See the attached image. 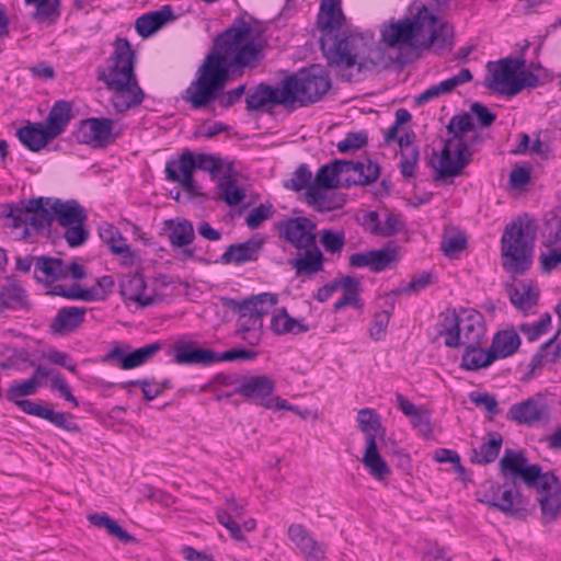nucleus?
Here are the masks:
<instances>
[{"label":"nucleus","instance_id":"nucleus-11","mask_svg":"<svg viewBox=\"0 0 561 561\" xmlns=\"http://www.w3.org/2000/svg\"><path fill=\"white\" fill-rule=\"evenodd\" d=\"M283 84H288L289 95L288 105L296 102L300 105L312 104L320 101L331 89V79L329 73L319 65L311 66L308 70L287 76L283 79Z\"/></svg>","mask_w":561,"mask_h":561},{"label":"nucleus","instance_id":"nucleus-14","mask_svg":"<svg viewBox=\"0 0 561 561\" xmlns=\"http://www.w3.org/2000/svg\"><path fill=\"white\" fill-rule=\"evenodd\" d=\"M550 417V408L545 396L536 393L526 400L514 403L507 412V419L527 426L546 423Z\"/></svg>","mask_w":561,"mask_h":561},{"label":"nucleus","instance_id":"nucleus-6","mask_svg":"<svg viewBox=\"0 0 561 561\" xmlns=\"http://www.w3.org/2000/svg\"><path fill=\"white\" fill-rule=\"evenodd\" d=\"M536 234V220L527 214L506 225L501 238V259L507 273L523 275L530 267Z\"/></svg>","mask_w":561,"mask_h":561},{"label":"nucleus","instance_id":"nucleus-33","mask_svg":"<svg viewBox=\"0 0 561 561\" xmlns=\"http://www.w3.org/2000/svg\"><path fill=\"white\" fill-rule=\"evenodd\" d=\"M19 140L31 151L37 152L46 147L55 137L43 123H30L18 129Z\"/></svg>","mask_w":561,"mask_h":561},{"label":"nucleus","instance_id":"nucleus-21","mask_svg":"<svg viewBox=\"0 0 561 561\" xmlns=\"http://www.w3.org/2000/svg\"><path fill=\"white\" fill-rule=\"evenodd\" d=\"M99 236L103 243L108 247L111 253L118 256L122 265L126 267L135 265L136 253L115 226L102 222L99 227Z\"/></svg>","mask_w":561,"mask_h":561},{"label":"nucleus","instance_id":"nucleus-58","mask_svg":"<svg viewBox=\"0 0 561 561\" xmlns=\"http://www.w3.org/2000/svg\"><path fill=\"white\" fill-rule=\"evenodd\" d=\"M312 181L311 171L306 164H301L294 171L290 180L286 184V187L295 192H299L301 190L307 191V187L312 183Z\"/></svg>","mask_w":561,"mask_h":561},{"label":"nucleus","instance_id":"nucleus-63","mask_svg":"<svg viewBox=\"0 0 561 561\" xmlns=\"http://www.w3.org/2000/svg\"><path fill=\"white\" fill-rule=\"evenodd\" d=\"M391 313L387 310L375 314L373 323L369 328V335L373 340L380 341L385 337Z\"/></svg>","mask_w":561,"mask_h":561},{"label":"nucleus","instance_id":"nucleus-46","mask_svg":"<svg viewBox=\"0 0 561 561\" xmlns=\"http://www.w3.org/2000/svg\"><path fill=\"white\" fill-rule=\"evenodd\" d=\"M502 436L499 433L490 435V439L481 444L478 448H474L471 457V462L474 463H490L493 462L502 447Z\"/></svg>","mask_w":561,"mask_h":561},{"label":"nucleus","instance_id":"nucleus-59","mask_svg":"<svg viewBox=\"0 0 561 561\" xmlns=\"http://www.w3.org/2000/svg\"><path fill=\"white\" fill-rule=\"evenodd\" d=\"M64 228L66 229L64 238L70 248L80 247L89 239L90 233L85 224H72Z\"/></svg>","mask_w":561,"mask_h":561},{"label":"nucleus","instance_id":"nucleus-28","mask_svg":"<svg viewBox=\"0 0 561 561\" xmlns=\"http://www.w3.org/2000/svg\"><path fill=\"white\" fill-rule=\"evenodd\" d=\"M146 282L140 273H128L124 275L119 283V293L127 301H134L140 307H149L156 299L151 295H145Z\"/></svg>","mask_w":561,"mask_h":561},{"label":"nucleus","instance_id":"nucleus-29","mask_svg":"<svg viewBox=\"0 0 561 561\" xmlns=\"http://www.w3.org/2000/svg\"><path fill=\"white\" fill-rule=\"evenodd\" d=\"M331 187H307L306 202L319 213H329L343 207V194L332 191Z\"/></svg>","mask_w":561,"mask_h":561},{"label":"nucleus","instance_id":"nucleus-52","mask_svg":"<svg viewBox=\"0 0 561 561\" xmlns=\"http://www.w3.org/2000/svg\"><path fill=\"white\" fill-rule=\"evenodd\" d=\"M371 271L375 273L387 270L397 259V250L394 248H382L370 250Z\"/></svg>","mask_w":561,"mask_h":561},{"label":"nucleus","instance_id":"nucleus-40","mask_svg":"<svg viewBox=\"0 0 561 561\" xmlns=\"http://www.w3.org/2000/svg\"><path fill=\"white\" fill-rule=\"evenodd\" d=\"M173 19V11L170 5H163L160 10L142 14L136 20L137 33L146 38L159 30L167 21Z\"/></svg>","mask_w":561,"mask_h":561},{"label":"nucleus","instance_id":"nucleus-64","mask_svg":"<svg viewBox=\"0 0 561 561\" xmlns=\"http://www.w3.org/2000/svg\"><path fill=\"white\" fill-rule=\"evenodd\" d=\"M539 262L545 273H550L561 266V247L547 248L539 255Z\"/></svg>","mask_w":561,"mask_h":561},{"label":"nucleus","instance_id":"nucleus-23","mask_svg":"<svg viewBox=\"0 0 561 561\" xmlns=\"http://www.w3.org/2000/svg\"><path fill=\"white\" fill-rule=\"evenodd\" d=\"M264 241L261 237L255 236L243 242L230 244L221 254L219 262L221 264L242 265L244 263L254 262L259 259Z\"/></svg>","mask_w":561,"mask_h":561},{"label":"nucleus","instance_id":"nucleus-38","mask_svg":"<svg viewBox=\"0 0 561 561\" xmlns=\"http://www.w3.org/2000/svg\"><path fill=\"white\" fill-rule=\"evenodd\" d=\"M506 293L512 305L523 312L528 311L538 302L539 293L530 283L519 282L507 285Z\"/></svg>","mask_w":561,"mask_h":561},{"label":"nucleus","instance_id":"nucleus-9","mask_svg":"<svg viewBox=\"0 0 561 561\" xmlns=\"http://www.w3.org/2000/svg\"><path fill=\"white\" fill-rule=\"evenodd\" d=\"M38 388L39 382H37L35 378L30 377L28 379L22 381H13L10 383L5 391V398L8 401L15 404L25 414L44 419L55 426L70 433L79 432V425L70 420L72 417L71 414L54 411L53 409H48L38 402L23 399L25 397L36 394Z\"/></svg>","mask_w":561,"mask_h":561},{"label":"nucleus","instance_id":"nucleus-16","mask_svg":"<svg viewBox=\"0 0 561 561\" xmlns=\"http://www.w3.org/2000/svg\"><path fill=\"white\" fill-rule=\"evenodd\" d=\"M161 350L162 344L160 342L146 344L131 352L115 346L107 352L103 360L117 365L124 370H129L150 362Z\"/></svg>","mask_w":561,"mask_h":561},{"label":"nucleus","instance_id":"nucleus-32","mask_svg":"<svg viewBox=\"0 0 561 561\" xmlns=\"http://www.w3.org/2000/svg\"><path fill=\"white\" fill-rule=\"evenodd\" d=\"M317 23L319 28L323 31L322 35L340 34L339 31L345 23L341 2H321Z\"/></svg>","mask_w":561,"mask_h":561},{"label":"nucleus","instance_id":"nucleus-51","mask_svg":"<svg viewBox=\"0 0 561 561\" xmlns=\"http://www.w3.org/2000/svg\"><path fill=\"white\" fill-rule=\"evenodd\" d=\"M35 4L33 19L41 23L49 25L54 23L60 15V2H32Z\"/></svg>","mask_w":561,"mask_h":561},{"label":"nucleus","instance_id":"nucleus-36","mask_svg":"<svg viewBox=\"0 0 561 561\" xmlns=\"http://www.w3.org/2000/svg\"><path fill=\"white\" fill-rule=\"evenodd\" d=\"M72 105L66 100H59L51 106L48 116L43 125L49 130V133L57 138L62 134L72 118Z\"/></svg>","mask_w":561,"mask_h":561},{"label":"nucleus","instance_id":"nucleus-25","mask_svg":"<svg viewBox=\"0 0 561 561\" xmlns=\"http://www.w3.org/2000/svg\"><path fill=\"white\" fill-rule=\"evenodd\" d=\"M114 284L112 276L104 275L96 280V285L101 291L95 288L81 289L79 286H73L69 290H66L64 286L59 285L54 287V293L72 300L99 301L106 298L112 291Z\"/></svg>","mask_w":561,"mask_h":561},{"label":"nucleus","instance_id":"nucleus-53","mask_svg":"<svg viewBox=\"0 0 561 561\" xmlns=\"http://www.w3.org/2000/svg\"><path fill=\"white\" fill-rule=\"evenodd\" d=\"M209 172L211 178L217 176L222 170V160L210 153H194V170Z\"/></svg>","mask_w":561,"mask_h":561},{"label":"nucleus","instance_id":"nucleus-39","mask_svg":"<svg viewBox=\"0 0 561 561\" xmlns=\"http://www.w3.org/2000/svg\"><path fill=\"white\" fill-rule=\"evenodd\" d=\"M34 274L39 282L51 283L67 277L68 268L60 259L38 256L35 259Z\"/></svg>","mask_w":561,"mask_h":561},{"label":"nucleus","instance_id":"nucleus-45","mask_svg":"<svg viewBox=\"0 0 561 561\" xmlns=\"http://www.w3.org/2000/svg\"><path fill=\"white\" fill-rule=\"evenodd\" d=\"M496 356L491 351H484L480 345L466 347V352L461 358V366L468 370H478L490 366Z\"/></svg>","mask_w":561,"mask_h":561},{"label":"nucleus","instance_id":"nucleus-50","mask_svg":"<svg viewBox=\"0 0 561 561\" xmlns=\"http://www.w3.org/2000/svg\"><path fill=\"white\" fill-rule=\"evenodd\" d=\"M320 243L327 253H341L345 245V233L341 230L323 229L320 233Z\"/></svg>","mask_w":561,"mask_h":561},{"label":"nucleus","instance_id":"nucleus-42","mask_svg":"<svg viewBox=\"0 0 561 561\" xmlns=\"http://www.w3.org/2000/svg\"><path fill=\"white\" fill-rule=\"evenodd\" d=\"M519 344V335L513 330H505L494 336L490 351L496 356V359L505 358L514 354Z\"/></svg>","mask_w":561,"mask_h":561},{"label":"nucleus","instance_id":"nucleus-49","mask_svg":"<svg viewBox=\"0 0 561 561\" xmlns=\"http://www.w3.org/2000/svg\"><path fill=\"white\" fill-rule=\"evenodd\" d=\"M219 196L229 206L239 205L244 198L243 188L239 187L231 176H222L218 182Z\"/></svg>","mask_w":561,"mask_h":561},{"label":"nucleus","instance_id":"nucleus-62","mask_svg":"<svg viewBox=\"0 0 561 561\" xmlns=\"http://www.w3.org/2000/svg\"><path fill=\"white\" fill-rule=\"evenodd\" d=\"M50 389L57 391L60 397L70 402L73 407H79V402L72 394L67 380L59 371H56L50 378Z\"/></svg>","mask_w":561,"mask_h":561},{"label":"nucleus","instance_id":"nucleus-56","mask_svg":"<svg viewBox=\"0 0 561 561\" xmlns=\"http://www.w3.org/2000/svg\"><path fill=\"white\" fill-rule=\"evenodd\" d=\"M473 129L472 116L470 113H462L451 117L447 130L453 134L451 138L462 139L461 135Z\"/></svg>","mask_w":561,"mask_h":561},{"label":"nucleus","instance_id":"nucleus-7","mask_svg":"<svg viewBox=\"0 0 561 561\" xmlns=\"http://www.w3.org/2000/svg\"><path fill=\"white\" fill-rule=\"evenodd\" d=\"M484 332L483 317L474 309H447L439 314L437 334L445 336L447 347L480 345Z\"/></svg>","mask_w":561,"mask_h":561},{"label":"nucleus","instance_id":"nucleus-31","mask_svg":"<svg viewBox=\"0 0 561 561\" xmlns=\"http://www.w3.org/2000/svg\"><path fill=\"white\" fill-rule=\"evenodd\" d=\"M162 233L167 236L170 244L173 248L187 247L195 239L193 224L184 218L164 220Z\"/></svg>","mask_w":561,"mask_h":561},{"label":"nucleus","instance_id":"nucleus-4","mask_svg":"<svg viewBox=\"0 0 561 561\" xmlns=\"http://www.w3.org/2000/svg\"><path fill=\"white\" fill-rule=\"evenodd\" d=\"M135 64L136 53L129 41L119 37L113 44L105 68L99 70V80L113 92L112 105L117 113L139 105L145 98L134 72Z\"/></svg>","mask_w":561,"mask_h":561},{"label":"nucleus","instance_id":"nucleus-17","mask_svg":"<svg viewBox=\"0 0 561 561\" xmlns=\"http://www.w3.org/2000/svg\"><path fill=\"white\" fill-rule=\"evenodd\" d=\"M275 390V382L265 375L252 376L245 379L236 388L234 392L243 397L247 401L272 409V396Z\"/></svg>","mask_w":561,"mask_h":561},{"label":"nucleus","instance_id":"nucleus-2","mask_svg":"<svg viewBox=\"0 0 561 561\" xmlns=\"http://www.w3.org/2000/svg\"><path fill=\"white\" fill-rule=\"evenodd\" d=\"M500 471L506 482L497 485L500 495L489 497L485 495L481 503L490 508L497 510L504 515L515 519H526L528 503L515 488V479L537 490L538 502L545 523L554 522L561 512V483L551 472H542L539 465H529L527 458L512 449H506L499 462Z\"/></svg>","mask_w":561,"mask_h":561},{"label":"nucleus","instance_id":"nucleus-18","mask_svg":"<svg viewBox=\"0 0 561 561\" xmlns=\"http://www.w3.org/2000/svg\"><path fill=\"white\" fill-rule=\"evenodd\" d=\"M288 84L284 87L283 80L276 87L265 83L257 84L245 98L248 111H259L270 104L288 105Z\"/></svg>","mask_w":561,"mask_h":561},{"label":"nucleus","instance_id":"nucleus-15","mask_svg":"<svg viewBox=\"0 0 561 561\" xmlns=\"http://www.w3.org/2000/svg\"><path fill=\"white\" fill-rule=\"evenodd\" d=\"M119 135L121 130L114 129L113 119L91 117L81 122L78 138L93 147H105L114 142Z\"/></svg>","mask_w":561,"mask_h":561},{"label":"nucleus","instance_id":"nucleus-55","mask_svg":"<svg viewBox=\"0 0 561 561\" xmlns=\"http://www.w3.org/2000/svg\"><path fill=\"white\" fill-rule=\"evenodd\" d=\"M419 156L417 148H408L401 151L399 169L404 179H412L414 176Z\"/></svg>","mask_w":561,"mask_h":561},{"label":"nucleus","instance_id":"nucleus-10","mask_svg":"<svg viewBox=\"0 0 561 561\" xmlns=\"http://www.w3.org/2000/svg\"><path fill=\"white\" fill-rule=\"evenodd\" d=\"M49 206L51 197L31 198L23 202L22 206L10 204L5 214V225L15 232L16 239H26L32 230L38 232L51 226L54 216Z\"/></svg>","mask_w":561,"mask_h":561},{"label":"nucleus","instance_id":"nucleus-30","mask_svg":"<svg viewBox=\"0 0 561 561\" xmlns=\"http://www.w3.org/2000/svg\"><path fill=\"white\" fill-rule=\"evenodd\" d=\"M174 362L179 365L210 366L217 363V352L193 344H178L174 346Z\"/></svg>","mask_w":561,"mask_h":561},{"label":"nucleus","instance_id":"nucleus-61","mask_svg":"<svg viewBox=\"0 0 561 561\" xmlns=\"http://www.w3.org/2000/svg\"><path fill=\"white\" fill-rule=\"evenodd\" d=\"M403 222L399 215L390 211H386L385 218L380 219L379 229L377 236L391 237L398 233L402 229Z\"/></svg>","mask_w":561,"mask_h":561},{"label":"nucleus","instance_id":"nucleus-43","mask_svg":"<svg viewBox=\"0 0 561 561\" xmlns=\"http://www.w3.org/2000/svg\"><path fill=\"white\" fill-rule=\"evenodd\" d=\"M357 422L360 431L365 434V440H377L383 438V430L377 413L371 409H362L357 413Z\"/></svg>","mask_w":561,"mask_h":561},{"label":"nucleus","instance_id":"nucleus-37","mask_svg":"<svg viewBox=\"0 0 561 561\" xmlns=\"http://www.w3.org/2000/svg\"><path fill=\"white\" fill-rule=\"evenodd\" d=\"M85 307H65L54 318L50 329L53 333H69L79 328L84 321Z\"/></svg>","mask_w":561,"mask_h":561},{"label":"nucleus","instance_id":"nucleus-34","mask_svg":"<svg viewBox=\"0 0 561 561\" xmlns=\"http://www.w3.org/2000/svg\"><path fill=\"white\" fill-rule=\"evenodd\" d=\"M347 178L344 180L346 186L351 185H367L375 182L380 174L378 163L367 159L366 162L347 161Z\"/></svg>","mask_w":561,"mask_h":561},{"label":"nucleus","instance_id":"nucleus-5","mask_svg":"<svg viewBox=\"0 0 561 561\" xmlns=\"http://www.w3.org/2000/svg\"><path fill=\"white\" fill-rule=\"evenodd\" d=\"M320 45L329 66L339 69L370 70L385 62V50L371 34L322 35Z\"/></svg>","mask_w":561,"mask_h":561},{"label":"nucleus","instance_id":"nucleus-57","mask_svg":"<svg viewBox=\"0 0 561 561\" xmlns=\"http://www.w3.org/2000/svg\"><path fill=\"white\" fill-rule=\"evenodd\" d=\"M368 141V134L366 130L348 133L344 139L337 142L336 148L341 153L364 147Z\"/></svg>","mask_w":561,"mask_h":561},{"label":"nucleus","instance_id":"nucleus-60","mask_svg":"<svg viewBox=\"0 0 561 561\" xmlns=\"http://www.w3.org/2000/svg\"><path fill=\"white\" fill-rule=\"evenodd\" d=\"M561 243V217L552 218L546 222V230L542 233V245L545 248L558 247Z\"/></svg>","mask_w":561,"mask_h":561},{"label":"nucleus","instance_id":"nucleus-48","mask_svg":"<svg viewBox=\"0 0 561 561\" xmlns=\"http://www.w3.org/2000/svg\"><path fill=\"white\" fill-rule=\"evenodd\" d=\"M27 307L25 290L15 284L5 286L0 291V311L4 308L21 309Z\"/></svg>","mask_w":561,"mask_h":561},{"label":"nucleus","instance_id":"nucleus-19","mask_svg":"<svg viewBox=\"0 0 561 561\" xmlns=\"http://www.w3.org/2000/svg\"><path fill=\"white\" fill-rule=\"evenodd\" d=\"M287 536L307 561H323L325 559V546L318 541L312 534L301 524H291Z\"/></svg>","mask_w":561,"mask_h":561},{"label":"nucleus","instance_id":"nucleus-47","mask_svg":"<svg viewBox=\"0 0 561 561\" xmlns=\"http://www.w3.org/2000/svg\"><path fill=\"white\" fill-rule=\"evenodd\" d=\"M88 520L99 527L105 528L107 533L123 542H133L135 538L123 529L110 515L106 513H94L88 515Z\"/></svg>","mask_w":561,"mask_h":561},{"label":"nucleus","instance_id":"nucleus-3","mask_svg":"<svg viewBox=\"0 0 561 561\" xmlns=\"http://www.w3.org/2000/svg\"><path fill=\"white\" fill-rule=\"evenodd\" d=\"M451 27L425 5L390 21L381 30V39L389 47L408 46L416 50L443 49L451 44Z\"/></svg>","mask_w":561,"mask_h":561},{"label":"nucleus","instance_id":"nucleus-8","mask_svg":"<svg viewBox=\"0 0 561 561\" xmlns=\"http://www.w3.org/2000/svg\"><path fill=\"white\" fill-rule=\"evenodd\" d=\"M525 67L524 56L489 62V75L484 79V85L493 93L505 96H514L526 88H537L540 84L538 76Z\"/></svg>","mask_w":561,"mask_h":561},{"label":"nucleus","instance_id":"nucleus-24","mask_svg":"<svg viewBox=\"0 0 561 561\" xmlns=\"http://www.w3.org/2000/svg\"><path fill=\"white\" fill-rule=\"evenodd\" d=\"M278 296L273 293H261L241 301L232 300L230 307L233 311L241 316H257V319L263 320V317L268 314L272 309L277 305Z\"/></svg>","mask_w":561,"mask_h":561},{"label":"nucleus","instance_id":"nucleus-35","mask_svg":"<svg viewBox=\"0 0 561 561\" xmlns=\"http://www.w3.org/2000/svg\"><path fill=\"white\" fill-rule=\"evenodd\" d=\"M271 331L276 335L300 334L309 331V325L304 319H296L289 316L285 307L275 309L270 322Z\"/></svg>","mask_w":561,"mask_h":561},{"label":"nucleus","instance_id":"nucleus-1","mask_svg":"<svg viewBox=\"0 0 561 561\" xmlns=\"http://www.w3.org/2000/svg\"><path fill=\"white\" fill-rule=\"evenodd\" d=\"M262 58V49L251 37V26L242 22L219 34L195 73V79L183 91L182 100L193 110H205L226 88L229 71L253 68Z\"/></svg>","mask_w":561,"mask_h":561},{"label":"nucleus","instance_id":"nucleus-20","mask_svg":"<svg viewBox=\"0 0 561 561\" xmlns=\"http://www.w3.org/2000/svg\"><path fill=\"white\" fill-rule=\"evenodd\" d=\"M194 153L184 150L178 159L169 160L165 164L168 181L179 183L187 193H196L194 183Z\"/></svg>","mask_w":561,"mask_h":561},{"label":"nucleus","instance_id":"nucleus-26","mask_svg":"<svg viewBox=\"0 0 561 561\" xmlns=\"http://www.w3.org/2000/svg\"><path fill=\"white\" fill-rule=\"evenodd\" d=\"M49 207L53 211L54 221H57L61 227L85 224L88 219L87 210L76 199L62 201L51 197V206Z\"/></svg>","mask_w":561,"mask_h":561},{"label":"nucleus","instance_id":"nucleus-41","mask_svg":"<svg viewBox=\"0 0 561 561\" xmlns=\"http://www.w3.org/2000/svg\"><path fill=\"white\" fill-rule=\"evenodd\" d=\"M362 462L371 477L376 480H383L390 476L391 470L378 451L377 440L370 439L366 443V449Z\"/></svg>","mask_w":561,"mask_h":561},{"label":"nucleus","instance_id":"nucleus-13","mask_svg":"<svg viewBox=\"0 0 561 561\" xmlns=\"http://www.w3.org/2000/svg\"><path fill=\"white\" fill-rule=\"evenodd\" d=\"M279 238L297 251L317 244V224L308 217L286 218L277 226Z\"/></svg>","mask_w":561,"mask_h":561},{"label":"nucleus","instance_id":"nucleus-22","mask_svg":"<svg viewBox=\"0 0 561 561\" xmlns=\"http://www.w3.org/2000/svg\"><path fill=\"white\" fill-rule=\"evenodd\" d=\"M325 257L318 244L297 252V255L288 260V264L300 278H312L324 271Z\"/></svg>","mask_w":561,"mask_h":561},{"label":"nucleus","instance_id":"nucleus-44","mask_svg":"<svg viewBox=\"0 0 561 561\" xmlns=\"http://www.w3.org/2000/svg\"><path fill=\"white\" fill-rule=\"evenodd\" d=\"M343 289V295L334 302V310L339 311L347 306L359 308V282L352 276H343L339 279V289Z\"/></svg>","mask_w":561,"mask_h":561},{"label":"nucleus","instance_id":"nucleus-12","mask_svg":"<svg viewBox=\"0 0 561 561\" xmlns=\"http://www.w3.org/2000/svg\"><path fill=\"white\" fill-rule=\"evenodd\" d=\"M472 152L463 139L449 138L446 140L437 163L433 164L436 180H445L461 174L469 164Z\"/></svg>","mask_w":561,"mask_h":561},{"label":"nucleus","instance_id":"nucleus-54","mask_svg":"<svg viewBox=\"0 0 561 561\" xmlns=\"http://www.w3.org/2000/svg\"><path fill=\"white\" fill-rule=\"evenodd\" d=\"M551 324V317L545 313L540 319L534 323H522L519 331L527 337L528 341H536L539 336L545 334Z\"/></svg>","mask_w":561,"mask_h":561},{"label":"nucleus","instance_id":"nucleus-27","mask_svg":"<svg viewBox=\"0 0 561 561\" xmlns=\"http://www.w3.org/2000/svg\"><path fill=\"white\" fill-rule=\"evenodd\" d=\"M346 160L336 159L319 168L312 183L308 187H331L346 186L344 180L347 178Z\"/></svg>","mask_w":561,"mask_h":561}]
</instances>
